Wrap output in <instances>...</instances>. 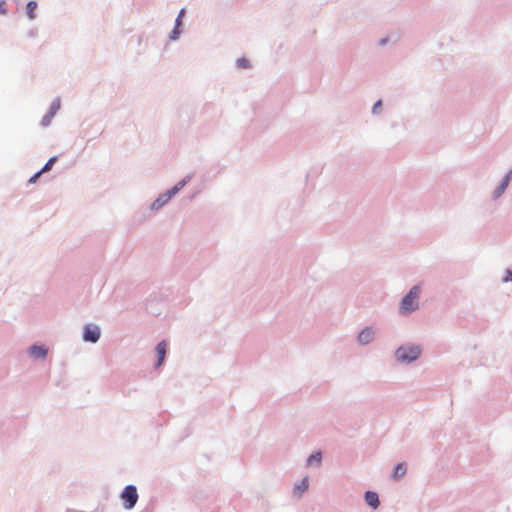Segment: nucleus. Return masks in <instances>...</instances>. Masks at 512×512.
<instances>
[{
  "instance_id": "obj_1",
  "label": "nucleus",
  "mask_w": 512,
  "mask_h": 512,
  "mask_svg": "<svg viewBox=\"0 0 512 512\" xmlns=\"http://www.w3.org/2000/svg\"><path fill=\"white\" fill-rule=\"evenodd\" d=\"M420 292L421 289L417 285L411 288L409 293L403 298L401 302V313L406 314L417 309Z\"/></svg>"
},
{
  "instance_id": "obj_2",
  "label": "nucleus",
  "mask_w": 512,
  "mask_h": 512,
  "mask_svg": "<svg viewBox=\"0 0 512 512\" xmlns=\"http://www.w3.org/2000/svg\"><path fill=\"white\" fill-rule=\"evenodd\" d=\"M420 355V349L417 346L400 347L396 351V357L400 361H413Z\"/></svg>"
},
{
  "instance_id": "obj_3",
  "label": "nucleus",
  "mask_w": 512,
  "mask_h": 512,
  "mask_svg": "<svg viewBox=\"0 0 512 512\" xmlns=\"http://www.w3.org/2000/svg\"><path fill=\"white\" fill-rule=\"evenodd\" d=\"M121 499L125 502L126 509H132L138 500L137 489L133 485H128L121 493Z\"/></svg>"
},
{
  "instance_id": "obj_4",
  "label": "nucleus",
  "mask_w": 512,
  "mask_h": 512,
  "mask_svg": "<svg viewBox=\"0 0 512 512\" xmlns=\"http://www.w3.org/2000/svg\"><path fill=\"white\" fill-rule=\"evenodd\" d=\"M185 182H180L178 183L171 191L168 192L167 195H164L163 197L161 198H158L154 203H153V207L154 208H158L160 206H162L164 203H166L174 194H176L183 186H184Z\"/></svg>"
},
{
  "instance_id": "obj_5",
  "label": "nucleus",
  "mask_w": 512,
  "mask_h": 512,
  "mask_svg": "<svg viewBox=\"0 0 512 512\" xmlns=\"http://www.w3.org/2000/svg\"><path fill=\"white\" fill-rule=\"evenodd\" d=\"M100 338V331L98 327L86 326L84 331V340L90 342H97Z\"/></svg>"
},
{
  "instance_id": "obj_6",
  "label": "nucleus",
  "mask_w": 512,
  "mask_h": 512,
  "mask_svg": "<svg viewBox=\"0 0 512 512\" xmlns=\"http://www.w3.org/2000/svg\"><path fill=\"white\" fill-rule=\"evenodd\" d=\"M374 338V331L371 328L363 329L358 336V341L361 344H367L371 342Z\"/></svg>"
},
{
  "instance_id": "obj_7",
  "label": "nucleus",
  "mask_w": 512,
  "mask_h": 512,
  "mask_svg": "<svg viewBox=\"0 0 512 512\" xmlns=\"http://www.w3.org/2000/svg\"><path fill=\"white\" fill-rule=\"evenodd\" d=\"M365 501L369 506H371L374 509H376L380 504L377 493L372 491H367L365 493Z\"/></svg>"
},
{
  "instance_id": "obj_8",
  "label": "nucleus",
  "mask_w": 512,
  "mask_h": 512,
  "mask_svg": "<svg viewBox=\"0 0 512 512\" xmlns=\"http://www.w3.org/2000/svg\"><path fill=\"white\" fill-rule=\"evenodd\" d=\"M166 347H167V344L165 341H161L160 343H158L157 347H156V353H157V356H158V361H157V364L156 366H160L164 359H165V356H166Z\"/></svg>"
},
{
  "instance_id": "obj_9",
  "label": "nucleus",
  "mask_w": 512,
  "mask_h": 512,
  "mask_svg": "<svg viewBox=\"0 0 512 512\" xmlns=\"http://www.w3.org/2000/svg\"><path fill=\"white\" fill-rule=\"evenodd\" d=\"M406 471H407L406 464L405 463H399L395 467V469H394V471L392 473V478L394 480H398V479H400L401 477H403L405 475Z\"/></svg>"
},
{
  "instance_id": "obj_10",
  "label": "nucleus",
  "mask_w": 512,
  "mask_h": 512,
  "mask_svg": "<svg viewBox=\"0 0 512 512\" xmlns=\"http://www.w3.org/2000/svg\"><path fill=\"white\" fill-rule=\"evenodd\" d=\"M30 354L35 358H44L47 354V350L41 346H32L30 348Z\"/></svg>"
},
{
  "instance_id": "obj_11",
  "label": "nucleus",
  "mask_w": 512,
  "mask_h": 512,
  "mask_svg": "<svg viewBox=\"0 0 512 512\" xmlns=\"http://www.w3.org/2000/svg\"><path fill=\"white\" fill-rule=\"evenodd\" d=\"M38 5L35 1H30L28 2L27 6H26V12H27V15L29 17V19H34L36 17V9H37Z\"/></svg>"
},
{
  "instance_id": "obj_12",
  "label": "nucleus",
  "mask_w": 512,
  "mask_h": 512,
  "mask_svg": "<svg viewBox=\"0 0 512 512\" xmlns=\"http://www.w3.org/2000/svg\"><path fill=\"white\" fill-rule=\"evenodd\" d=\"M308 489V479L304 478L299 484L295 485L294 492L299 495Z\"/></svg>"
},
{
  "instance_id": "obj_13",
  "label": "nucleus",
  "mask_w": 512,
  "mask_h": 512,
  "mask_svg": "<svg viewBox=\"0 0 512 512\" xmlns=\"http://www.w3.org/2000/svg\"><path fill=\"white\" fill-rule=\"evenodd\" d=\"M321 459H322V456H321V453L320 452H317V453H314L312 455L309 456L308 458V464L311 465L313 464L314 462L319 464L321 462Z\"/></svg>"
},
{
  "instance_id": "obj_14",
  "label": "nucleus",
  "mask_w": 512,
  "mask_h": 512,
  "mask_svg": "<svg viewBox=\"0 0 512 512\" xmlns=\"http://www.w3.org/2000/svg\"><path fill=\"white\" fill-rule=\"evenodd\" d=\"M56 160H57L56 157L50 158L40 171L42 173H44V172H47V171L51 170L53 165H54V163L56 162Z\"/></svg>"
},
{
  "instance_id": "obj_15",
  "label": "nucleus",
  "mask_w": 512,
  "mask_h": 512,
  "mask_svg": "<svg viewBox=\"0 0 512 512\" xmlns=\"http://www.w3.org/2000/svg\"><path fill=\"white\" fill-rule=\"evenodd\" d=\"M237 66L239 68L246 69V68L250 67V63H249V61L247 59L240 58V59L237 60Z\"/></svg>"
},
{
  "instance_id": "obj_16",
  "label": "nucleus",
  "mask_w": 512,
  "mask_h": 512,
  "mask_svg": "<svg viewBox=\"0 0 512 512\" xmlns=\"http://www.w3.org/2000/svg\"><path fill=\"white\" fill-rule=\"evenodd\" d=\"M507 186H508L507 180H503V182L501 183V185L495 192V197H499L505 191Z\"/></svg>"
},
{
  "instance_id": "obj_17",
  "label": "nucleus",
  "mask_w": 512,
  "mask_h": 512,
  "mask_svg": "<svg viewBox=\"0 0 512 512\" xmlns=\"http://www.w3.org/2000/svg\"><path fill=\"white\" fill-rule=\"evenodd\" d=\"M53 116H54V112H49V114H48V115H46V116L43 118V120H42V124H43L44 126L49 125V124H50V121H51V119H52V117H53Z\"/></svg>"
},
{
  "instance_id": "obj_18",
  "label": "nucleus",
  "mask_w": 512,
  "mask_h": 512,
  "mask_svg": "<svg viewBox=\"0 0 512 512\" xmlns=\"http://www.w3.org/2000/svg\"><path fill=\"white\" fill-rule=\"evenodd\" d=\"M179 34H180L179 26H177V24H176L175 28L172 31L171 39L175 40Z\"/></svg>"
},
{
  "instance_id": "obj_19",
  "label": "nucleus",
  "mask_w": 512,
  "mask_h": 512,
  "mask_svg": "<svg viewBox=\"0 0 512 512\" xmlns=\"http://www.w3.org/2000/svg\"><path fill=\"white\" fill-rule=\"evenodd\" d=\"M42 174L41 171H38L37 173H35L30 179H29V183H35L37 181V179L40 177V175Z\"/></svg>"
},
{
  "instance_id": "obj_20",
  "label": "nucleus",
  "mask_w": 512,
  "mask_h": 512,
  "mask_svg": "<svg viewBox=\"0 0 512 512\" xmlns=\"http://www.w3.org/2000/svg\"><path fill=\"white\" fill-rule=\"evenodd\" d=\"M184 9H182L179 14H178V17L176 19V23H177V26H180L181 25V21H182V17L184 16Z\"/></svg>"
},
{
  "instance_id": "obj_21",
  "label": "nucleus",
  "mask_w": 512,
  "mask_h": 512,
  "mask_svg": "<svg viewBox=\"0 0 512 512\" xmlns=\"http://www.w3.org/2000/svg\"><path fill=\"white\" fill-rule=\"evenodd\" d=\"M0 14H6V3L4 1H0Z\"/></svg>"
},
{
  "instance_id": "obj_22",
  "label": "nucleus",
  "mask_w": 512,
  "mask_h": 512,
  "mask_svg": "<svg viewBox=\"0 0 512 512\" xmlns=\"http://www.w3.org/2000/svg\"><path fill=\"white\" fill-rule=\"evenodd\" d=\"M60 107V104L59 102H55L51 105V108H50V112H54V114L56 113V111L59 109Z\"/></svg>"
},
{
  "instance_id": "obj_23",
  "label": "nucleus",
  "mask_w": 512,
  "mask_h": 512,
  "mask_svg": "<svg viewBox=\"0 0 512 512\" xmlns=\"http://www.w3.org/2000/svg\"><path fill=\"white\" fill-rule=\"evenodd\" d=\"M510 179H512V170L508 172L504 180H507V183H509Z\"/></svg>"
},
{
  "instance_id": "obj_24",
  "label": "nucleus",
  "mask_w": 512,
  "mask_h": 512,
  "mask_svg": "<svg viewBox=\"0 0 512 512\" xmlns=\"http://www.w3.org/2000/svg\"><path fill=\"white\" fill-rule=\"evenodd\" d=\"M510 179H512V170L508 172L504 180H507V183H509Z\"/></svg>"
},
{
  "instance_id": "obj_25",
  "label": "nucleus",
  "mask_w": 512,
  "mask_h": 512,
  "mask_svg": "<svg viewBox=\"0 0 512 512\" xmlns=\"http://www.w3.org/2000/svg\"><path fill=\"white\" fill-rule=\"evenodd\" d=\"M511 279L512 280V272L511 271H507V276L505 277V281Z\"/></svg>"
},
{
  "instance_id": "obj_26",
  "label": "nucleus",
  "mask_w": 512,
  "mask_h": 512,
  "mask_svg": "<svg viewBox=\"0 0 512 512\" xmlns=\"http://www.w3.org/2000/svg\"><path fill=\"white\" fill-rule=\"evenodd\" d=\"M381 104H382V103H381V101H378V102L374 105L373 110L375 111L377 108H379V107L381 106Z\"/></svg>"
}]
</instances>
